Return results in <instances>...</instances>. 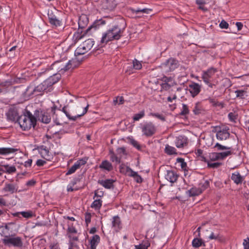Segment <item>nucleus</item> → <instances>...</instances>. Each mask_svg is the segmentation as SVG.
<instances>
[{"instance_id": "nucleus-1", "label": "nucleus", "mask_w": 249, "mask_h": 249, "mask_svg": "<svg viewBox=\"0 0 249 249\" xmlns=\"http://www.w3.org/2000/svg\"><path fill=\"white\" fill-rule=\"evenodd\" d=\"M123 32L118 26H113L103 34L101 43L107 44L113 40H118L122 36Z\"/></svg>"}, {"instance_id": "nucleus-2", "label": "nucleus", "mask_w": 249, "mask_h": 249, "mask_svg": "<svg viewBox=\"0 0 249 249\" xmlns=\"http://www.w3.org/2000/svg\"><path fill=\"white\" fill-rule=\"evenodd\" d=\"M18 123L23 130H27L32 126H35L36 118L30 111L27 110L24 115L19 117Z\"/></svg>"}, {"instance_id": "nucleus-3", "label": "nucleus", "mask_w": 249, "mask_h": 249, "mask_svg": "<svg viewBox=\"0 0 249 249\" xmlns=\"http://www.w3.org/2000/svg\"><path fill=\"white\" fill-rule=\"evenodd\" d=\"M73 62L72 60H69L67 61L66 59L56 61L51 65V69L64 73L73 67Z\"/></svg>"}, {"instance_id": "nucleus-4", "label": "nucleus", "mask_w": 249, "mask_h": 249, "mask_svg": "<svg viewBox=\"0 0 249 249\" xmlns=\"http://www.w3.org/2000/svg\"><path fill=\"white\" fill-rule=\"evenodd\" d=\"M52 90V87L49 85L46 80L36 87H28L27 91L29 92V94L36 96L41 95L42 92H48L51 91Z\"/></svg>"}, {"instance_id": "nucleus-5", "label": "nucleus", "mask_w": 249, "mask_h": 249, "mask_svg": "<svg viewBox=\"0 0 249 249\" xmlns=\"http://www.w3.org/2000/svg\"><path fill=\"white\" fill-rule=\"evenodd\" d=\"M93 45L94 41L92 39L86 40L75 50V55L78 56L85 54L92 48Z\"/></svg>"}, {"instance_id": "nucleus-6", "label": "nucleus", "mask_w": 249, "mask_h": 249, "mask_svg": "<svg viewBox=\"0 0 249 249\" xmlns=\"http://www.w3.org/2000/svg\"><path fill=\"white\" fill-rule=\"evenodd\" d=\"M89 107V105H87V106L84 108L83 112L80 114H76L71 112L70 107L68 105L64 106L62 109V111L66 114V116L69 118V120L75 121L77 118L81 117L87 113Z\"/></svg>"}, {"instance_id": "nucleus-7", "label": "nucleus", "mask_w": 249, "mask_h": 249, "mask_svg": "<svg viewBox=\"0 0 249 249\" xmlns=\"http://www.w3.org/2000/svg\"><path fill=\"white\" fill-rule=\"evenodd\" d=\"M3 243L5 245L8 247L12 246L16 248H21L23 246L21 238L19 237L6 236L3 239Z\"/></svg>"}, {"instance_id": "nucleus-8", "label": "nucleus", "mask_w": 249, "mask_h": 249, "mask_svg": "<svg viewBox=\"0 0 249 249\" xmlns=\"http://www.w3.org/2000/svg\"><path fill=\"white\" fill-rule=\"evenodd\" d=\"M178 66V61L175 59L171 58L164 63H162L160 67L165 72H168L174 71Z\"/></svg>"}, {"instance_id": "nucleus-9", "label": "nucleus", "mask_w": 249, "mask_h": 249, "mask_svg": "<svg viewBox=\"0 0 249 249\" xmlns=\"http://www.w3.org/2000/svg\"><path fill=\"white\" fill-rule=\"evenodd\" d=\"M98 2V5L101 8L109 11L113 10L117 5L115 0H94Z\"/></svg>"}, {"instance_id": "nucleus-10", "label": "nucleus", "mask_w": 249, "mask_h": 249, "mask_svg": "<svg viewBox=\"0 0 249 249\" xmlns=\"http://www.w3.org/2000/svg\"><path fill=\"white\" fill-rule=\"evenodd\" d=\"M142 131L145 136L151 137L155 133L156 128L152 123L148 122L142 126Z\"/></svg>"}, {"instance_id": "nucleus-11", "label": "nucleus", "mask_w": 249, "mask_h": 249, "mask_svg": "<svg viewBox=\"0 0 249 249\" xmlns=\"http://www.w3.org/2000/svg\"><path fill=\"white\" fill-rule=\"evenodd\" d=\"M35 115L36 118H37L39 121L43 123L48 124L51 121L50 115L45 111H41L39 112L38 110H36L35 112Z\"/></svg>"}, {"instance_id": "nucleus-12", "label": "nucleus", "mask_w": 249, "mask_h": 249, "mask_svg": "<svg viewBox=\"0 0 249 249\" xmlns=\"http://www.w3.org/2000/svg\"><path fill=\"white\" fill-rule=\"evenodd\" d=\"M216 71V69L213 68H211L206 71H204L202 76L204 82L206 84L209 83V82H211L210 79Z\"/></svg>"}, {"instance_id": "nucleus-13", "label": "nucleus", "mask_w": 249, "mask_h": 249, "mask_svg": "<svg viewBox=\"0 0 249 249\" xmlns=\"http://www.w3.org/2000/svg\"><path fill=\"white\" fill-rule=\"evenodd\" d=\"M7 118L9 120L15 121L17 120L20 116H18V110L15 108H10L6 113Z\"/></svg>"}, {"instance_id": "nucleus-14", "label": "nucleus", "mask_w": 249, "mask_h": 249, "mask_svg": "<svg viewBox=\"0 0 249 249\" xmlns=\"http://www.w3.org/2000/svg\"><path fill=\"white\" fill-rule=\"evenodd\" d=\"M86 163V161L83 160H77L74 164L68 170L66 175H69L74 173L76 170L80 168L82 165Z\"/></svg>"}, {"instance_id": "nucleus-15", "label": "nucleus", "mask_w": 249, "mask_h": 249, "mask_svg": "<svg viewBox=\"0 0 249 249\" xmlns=\"http://www.w3.org/2000/svg\"><path fill=\"white\" fill-rule=\"evenodd\" d=\"M39 152L41 157L47 160L50 161L53 159V156L50 154V152L47 147L42 145L39 148Z\"/></svg>"}, {"instance_id": "nucleus-16", "label": "nucleus", "mask_w": 249, "mask_h": 249, "mask_svg": "<svg viewBox=\"0 0 249 249\" xmlns=\"http://www.w3.org/2000/svg\"><path fill=\"white\" fill-rule=\"evenodd\" d=\"M48 18L50 23L55 27L61 25V21L59 20L55 15L53 14L52 12H49L48 14Z\"/></svg>"}, {"instance_id": "nucleus-17", "label": "nucleus", "mask_w": 249, "mask_h": 249, "mask_svg": "<svg viewBox=\"0 0 249 249\" xmlns=\"http://www.w3.org/2000/svg\"><path fill=\"white\" fill-rule=\"evenodd\" d=\"M18 187L17 184L14 183H6L2 191L4 192H9L13 194L18 191Z\"/></svg>"}, {"instance_id": "nucleus-18", "label": "nucleus", "mask_w": 249, "mask_h": 249, "mask_svg": "<svg viewBox=\"0 0 249 249\" xmlns=\"http://www.w3.org/2000/svg\"><path fill=\"white\" fill-rule=\"evenodd\" d=\"M189 91L193 97H195L200 91V86L197 83H192L189 85Z\"/></svg>"}, {"instance_id": "nucleus-19", "label": "nucleus", "mask_w": 249, "mask_h": 249, "mask_svg": "<svg viewBox=\"0 0 249 249\" xmlns=\"http://www.w3.org/2000/svg\"><path fill=\"white\" fill-rule=\"evenodd\" d=\"M230 133L228 132V129L224 128L218 130L216 133V138L218 140L220 141L226 140L230 136Z\"/></svg>"}, {"instance_id": "nucleus-20", "label": "nucleus", "mask_w": 249, "mask_h": 249, "mask_svg": "<svg viewBox=\"0 0 249 249\" xmlns=\"http://www.w3.org/2000/svg\"><path fill=\"white\" fill-rule=\"evenodd\" d=\"M115 180L112 179H107L105 180H99L98 183L103 186L106 189H111L113 188V183Z\"/></svg>"}, {"instance_id": "nucleus-21", "label": "nucleus", "mask_w": 249, "mask_h": 249, "mask_svg": "<svg viewBox=\"0 0 249 249\" xmlns=\"http://www.w3.org/2000/svg\"><path fill=\"white\" fill-rule=\"evenodd\" d=\"M100 241V237L98 235H94L89 240L90 249H96Z\"/></svg>"}, {"instance_id": "nucleus-22", "label": "nucleus", "mask_w": 249, "mask_h": 249, "mask_svg": "<svg viewBox=\"0 0 249 249\" xmlns=\"http://www.w3.org/2000/svg\"><path fill=\"white\" fill-rule=\"evenodd\" d=\"M61 75L60 73L53 74L52 76H50L46 81L48 83L49 85L51 87H53V85L57 83L60 79Z\"/></svg>"}, {"instance_id": "nucleus-23", "label": "nucleus", "mask_w": 249, "mask_h": 249, "mask_svg": "<svg viewBox=\"0 0 249 249\" xmlns=\"http://www.w3.org/2000/svg\"><path fill=\"white\" fill-rule=\"evenodd\" d=\"M178 177L177 174L173 171H167L165 175L166 179L172 183L176 182Z\"/></svg>"}, {"instance_id": "nucleus-24", "label": "nucleus", "mask_w": 249, "mask_h": 249, "mask_svg": "<svg viewBox=\"0 0 249 249\" xmlns=\"http://www.w3.org/2000/svg\"><path fill=\"white\" fill-rule=\"evenodd\" d=\"M112 226L116 231H118L121 228V221L118 216H115L112 218Z\"/></svg>"}, {"instance_id": "nucleus-25", "label": "nucleus", "mask_w": 249, "mask_h": 249, "mask_svg": "<svg viewBox=\"0 0 249 249\" xmlns=\"http://www.w3.org/2000/svg\"><path fill=\"white\" fill-rule=\"evenodd\" d=\"M119 171L121 173L128 176H130V174H132V172L134 171L129 167L125 165L124 163L120 165Z\"/></svg>"}, {"instance_id": "nucleus-26", "label": "nucleus", "mask_w": 249, "mask_h": 249, "mask_svg": "<svg viewBox=\"0 0 249 249\" xmlns=\"http://www.w3.org/2000/svg\"><path fill=\"white\" fill-rule=\"evenodd\" d=\"M99 168L108 172L111 171L113 170V166L112 164L107 160H103L99 165Z\"/></svg>"}, {"instance_id": "nucleus-27", "label": "nucleus", "mask_w": 249, "mask_h": 249, "mask_svg": "<svg viewBox=\"0 0 249 249\" xmlns=\"http://www.w3.org/2000/svg\"><path fill=\"white\" fill-rule=\"evenodd\" d=\"M18 151V149L12 147L0 148V155H7L11 153H14Z\"/></svg>"}, {"instance_id": "nucleus-28", "label": "nucleus", "mask_w": 249, "mask_h": 249, "mask_svg": "<svg viewBox=\"0 0 249 249\" xmlns=\"http://www.w3.org/2000/svg\"><path fill=\"white\" fill-rule=\"evenodd\" d=\"M231 179L236 184H241L243 180V178L238 172H235L232 174Z\"/></svg>"}, {"instance_id": "nucleus-29", "label": "nucleus", "mask_w": 249, "mask_h": 249, "mask_svg": "<svg viewBox=\"0 0 249 249\" xmlns=\"http://www.w3.org/2000/svg\"><path fill=\"white\" fill-rule=\"evenodd\" d=\"M2 167L4 168V171L8 174H12L16 172V168L15 166H9V164H4L2 165Z\"/></svg>"}, {"instance_id": "nucleus-30", "label": "nucleus", "mask_w": 249, "mask_h": 249, "mask_svg": "<svg viewBox=\"0 0 249 249\" xmlns=\"http://www.w3.org/2000/svg\"><path fill=\"white\" fill-rule=\"evenodd\" d=\"M17 46H14L11 48L7 52V55L10 58L14 57L18 53V51L17 50Z\"/></svg>"}, {"instance_id": "nucleus-31", "label": "nucleus", "mask_w": 249, "mask_h": 249, "mask_svg": "<svg viewBox=\"0 0 249 249\" xmlns=\"http://www.w3.org/2000/svg\"><path fill=\"white\" fill-rule=\"evenodd\" d=\"M209 239L210 240H217L220 241H221L223 240L222 236L219 233V232L217 231L215 232H211L210 236H209Z\"/></svg>"}, {"instance_id": "nucleus-32", "label": "nucleus", "mask_w": 249, "mask_h": 249, "mask_svg": "<svg viewBox=\"0 0 249 249\" xmlns=\"http://www.w3.org/2000/svg\"><path fill=\"white\" fill-rule=\"evenodd\" d=\"M192 246L195 248H198L200 246H205V243L201 239L195 238L192 241Z\"/></svg>"}, {"instance_id": "nucleus-33", "label": "nucleus", "mask_w": 249, "mask_h": 249, "mask_svg": "<svg viewBox=\"0 0 249 249\" xmlns=\"http://www.w3.org/2000/svg\"><path fill=\"white\" fill-rule=\"evenodd\" d=\"M190 196H198L202 192V190L200 188H192L188 191Z\"/></svg>"}, {"instance_id": "nucleus-34", "label": "nucleus", "mask_w": 249, "mask_h": 249, "mask_svg": "<svg viewBox=\"0 0 249 249\" xmlns=\"http://www.w3.org/2000/svg\"><path fill=\"white\" fill-rule=\"evenodd\" d=\"M164 151L165 153L169 155L177 154L176 148L169 145H166Z\"/></svg>"}, {"instance_id": "nucleus-35", "label": "nucleus", "mask_w": 249, "mask_h": 249, "mask_svg": "<svg viewBox=\"0 0 249 249\" xmlns=\"http://www.w3.org/2000/svg\"><path fill=\"white\" fill-rule=\"evenodd\" d=\"M102 201L100 199L95 200L91 205V207L95 210H99L102 206Z\"/></svg>"}, {"instance_id": "nucleus-36", "label": "nucleus", "mask_w": 249, "mask_h": 249, "mask_svg": "<svg viewBox=\"0 0 249 249\" xmlns=\"http://www.w3.org/2000/svg\"><path fill=\"white\" fill-rule=\"evenodd\" d=\"M109 153L110 155V160L112 162H116L118 163L121 162V157H118L113 151H110Z\"/></svg>"}, {"instance_id": "nucleus-37", "label": "nucleus", "mask_w": 249, "mask_h": 249, "mask_svg": "<svg viewBox=\"0 0 249 249\" xmlns=\"http://www.w3.org/2000/svg\"><path fill=\"white\" fill-rule=\"evenodd\" d=\"M218 153L219 159L223 160L228 156L231 155L232 153L231 150H229L225 152H219Z\"/></svg>"}, {"instance_id": "nucleus-38", "label": "nucleus", "mask_w": 249, "mask_h": 249, "mask_svg": "<svg viewBox=\"0 0 249 249\" xmlns=\"http://www.w3.org/2000/svg\"><path fill=\"white\" fill-rule=\"evenodd\" d=\"M236 97L241 99H245L247 95V91L244 90H237L235 91Z\"/></svg>"}, {"instance_id": "nucleus-39", "label": "nucleus", "mask_w": 249, "mask_h": 249, "mask_svg": "<svg viewBox=\"0 0 249 249\" xmlns=\"http://www.w3.org/2000/svg\"><path fill=\"white\" fill-rule=\"evenodd\" d=\"M214 148H215L216 149V150H217V151H221V150H232L231 147H227V146L222 145L219 144V143H216L215 144Z\"/></svg>"}, {"instance_id": "nucleus-40", "label": "nucleus", "mask_w": 249, "mask_h": 249, "mask_svg": "<svg viewBox=\"0 0 249 249\" xmlns=\"http://www.w3.org/2000/svg\"><path fill=\"white\" fill-rule=\"evenodd\" d=\"M18 213H20L22 215L23 217L26 218H30L33 216V213L32 211H26V212H21ZM18 214L17 213L15 215H17Z\"/></svg>"}, {"instance_id": "nucleus-41", "label": "nucleus", "mask_w": 249, "mask_h": 249, "mask_svg": "<svg viewBox=\"0 0 249 249\" xmlns=\"http://www.w3.org/2000/svg\"><path fill=\"white\" fill-rule=\"evenodd\" d=\"M202 111V109L200 106V104L199 103H196V106L193 109V112L195 114L198 115L201 113Z\"/></svg>"}, {"instance_id": "nucleus-42", "label": "nucleus", "mask_w": 249, "mask_h": 249, "mask_svg": "<svg viewBox=\"0 0 249 249\" xmlns=\"http://www.w3.org/2000/svg\"><path fill=\"white\" fill-rule=\"evenodd\" d=\"M133 177L135 180L138 182V183H141L142 181V177L138 175L137 172H136L135 171H133L132 173V174H130V176Z\"/></svg>"}, {"instance_id": "nucleus-43", "label": "nucleus", "mask_w": 249, "mask_h": 249, "mask_svg": "<svg viewBox=\"0 0 249 249\" xmlns=\"http://www.w3.org/2000/svg\"><path fill=\"white\" fill-rule=\"evenodd\" d=\"M144 115V111L142 110L140 113L135 114L133 117V119L134 121H139L140 119L143 118Z\"/></svg>"}, {"instance_id": "nucleus-44", "label": "nucleus", "mask_w": 249, "mask_h": 249, "mask_svg": "<svg viewBox=\"0 0 249 249\" xmlns=\"http://www.w3.org/2000/svg\"><path fill=\"white\" fill-rule=\"evenodd\" d=\"M177 161L178 163H180L181 168L185 172L187 163L184 161V159L180 158H178L177 159ZM185 175V173L184 174Z\"/></svg>"}, {"instance_id": "nucleus-45", "label": "nucleus", "mask_w": 249, "mask_h": 249, "mask_svg": "<svg viewBox=\"0 0 249 249\" xmlns=\"http://www.w3.org/2000/svg\"><path fill=\"white\" fill-rule=\"evenodd\" d=\"M150 115L153 117H155L162 121H165V117L163 114L156 113H151Z\"/></svg>"}, {"instance_id": "nucleus-46", "label": "nucleus", "mask_w": 249, "mask_h": 249, "mask_svg": "<svg viewBox=\"0 0 249 249\" xmlns=\"http://www.w3.org/2000/svg\"><path fill=\"white\" fill-rule=\"evenodd\" d=\"M114 104L122 105L124 102V98L123 96H117L115 99L113 100Z\"/></svg>"}, {"instance_id": "nucleus-47", "label": "nucleus", "mask_w": 249, "mask_h": 249, "mask_svg": "<svg viewBox=\"0 0 249 249\" xmlns=\"http://www.w3.org/2000/svg\"><path fill=\"white\" fill-rule=\"evenodd\" d=\"M133 68L136 70H140L142 67V65L141 62L137 59L133 60Z\"/></svg>"}, {"instance_id": "nucleus-48", "label": "nucleus", "mask_w": 249, "mask_h": 249, "mask_svg": "<svg viewBox=\"0 0 249 249\" xmlns=\"http://www.w3.org/2000/svg\"><path fill=\"white\" fill-rule=\"evenodd\" d=\"M209 158L211 160H219L218 153L217 152L211 153L209 155Z\"/></svg>"}, {"instance_id": "nucleus-49", "label": "nucleus", "mask_w": 249, "mask_h": 249, "mask_svg": "<svg viewBox=\"0 0 249 249\" xmlns=\"http://www.w3.org/2000/svg\"><path fill=\"white\" fill-rule=\"evenodd\" d=\"M149 246V244L148 243H142L135 246V249H147Z\"/></svg>"}, {"instance_id": "nucleus-50", "label": "nucleus", "mask_w": 249, "mask_h": 249, "mask_svg": "<svg viewBox=\"0 0 249 249\" xmlns=\"http://www.w3.org/2000/svg\"><path fill=\"white\" fill-rule=\"evenodd\" d=\"M130 142V143L138 150H140L141 149V146L137 141L134 139H131Z\"/></svg>"}, {"instance_id": "nucleus-51", "label": "nucleus", "mask_w": 249, "mask_h": 249, "mask_svg": "<svg viewBox=\"0 0 249 249\" xmlns=\"http://www.w3.org/2000/svg\"><path fill=\"white\" fill-rule=\"evenodd\" d=\"M208 166L210 168H217L219 167L221 165V163L220 162H213V163H211L209 161L207 162Z\"/></svg>"}, {"instance_id": "nucleus-52", "label": "nucleus", "mask_w": 249, "mask_h": 249, "mask_svg": "<svg viewBox=\"0 0 249 249\" xmlns=\"http://www.w3.org/2000/svg\"><path fill=\"white\" fill-rule=\"evenodd\" d=\"M68 237L70 238L69 244H71V242H75L78 240V237L73 235V234H68Z\"/></svg>"}, {"instance_id": "nucleus-53", "label": "nucleus", "mask_w": 249, "mask_h": 249, "mask_svg": "<svg viewBox=\"0 0 249 249\" xmlns=\"http://www.w3.org/2000/svg\"><path fill=\"white\" fill-rule=\"evenodd\" d=\"M83 35H81V34H80L78 32H76L74 33L73 37V39L74 40L75 43L78 41L79 40L81 39L83 37Z\"/></svg>"}, {"instance_id": "nucleus-54", "label": "nucleus", "mask_w": 249, "mask_h": 249, "mask_svg": "<svg viewBox=\"0 0 249 249\" xmlns=\"http://www.w3.org/2000/svg\"><path fill=\"white\" fill-rule=\"evenodd\" d=\"M117 152L118 155H120V157L121 158L122 155H125L126 152L125 149L124 147H120L117 149Z\"/></svg>"}, {"instance_id": "nucleus-55", "label": "nucleus", "mask_w": 249, "mask_h": 249, "mask_svg": "<svg viewBox=\"0 0 249 249\" xmlns=\"http://www.w3.org/2000/svg\"><path fill=\"white\" fill-rule=\"evenodd\" d=\"M173 85V83H163L161 85V87L165 90H168Z\"/></svg>"}, {"instance_id": "nucleus-56", "label": "nucleus", "mask_w": 249, "mask_h": 249, "mask_svg": "<svg viewBox=\"0 0 249 249\" xmlns=\"http://www.w3.org/2000/svg\"><path fill=\"white\" fill-rule=\"evenodd\" d=\"M177 141V142L176 144H177V146L178 147H180L183 145L184 143L183 142V139L182 138V137L181 136L178 138Z\"/></svg>"}, {"instance_id": "nucleus-57", "label": "nucleus", "mask_w": 249, "mask_h": 249, "mask_svg": "<svg viewBox=\"0 0 249 249\" xmlns=\"http://www.w3.org/2000/svg\"><path fill=\"white\" fill-rule=\"evenodd\" d=\"M219 26L221 29H227L229 24L224 20H222L219 24Z\"/></svg>"}, {"instance_id": "nucleus-58", "label": "nucleus", "mask_w": 249, "mask_h": 249, "mask_svg": "<svg viewBox=\"0 0 249 249\" xmlns=\"http://www.w3.org/2000/svg\"><path fill=\"white\" fill-rule=\"evenodd\" d=\"M104 196V192L99 190H96L94 192V196L93 198L95 196L101 197Z\"/></svg>"}, {"instance_id": "nucleus-59", "label": "nucleus", "mask_w": 249, "mask_h": 249, "mask_svg": "<svg viewBox=\"0 0 249 249\" xmlns=\"http://www.w3.org/2000/svg\"><path fill=\"white\" fill-rule=\"evenodd\" d=\"M68 234H73V233H77V230H76V229L73 227V226H71V227H69L68 229Z\"/></svg>"}, {"instance_id": "nucleus-60", "label": "nucleus", "mask_w": 249, "mask_h": 249, "mask_svg": "<svg viewBox=\"0 0 249 249\" xmlns=\"http://www.w3.org/2000/svg\"><path fill=\"white\" fill-rule=\"evenodd\" d=\"M243 245L244 249H249V237H247L244 240Z\"/></svg>"}, {"instance_id": "nucleus-61", "label": "nucleus", "mask_w": 249, "mask_h": 249, "mask_svg": "<svg viewBox=\"0 0 249 249\" xmlns=\"http://www.w3.org/2000/svg\"><path fill=\"white\" fill-rule=\"evenodd\" d=\"M91 214L90 213H85V222L87 223V224H88L91 221Z\"/></svg>"}, {"instance_id": "nucleus-62", "label": "nucleus", "mask_w": 249, "mask_h": 249, "mask_svg": "<svg viewBox=\"0 0 249 249\" xmlns=\"http://www.w3.org/2000/svg\"><path fill=\"white\" fill-rule=\"evenodd\" d=\"M228 117L230 121L232 122H235V120L237 119L236 116L234 113L232 112H230L229 113Z\"/></svg>"}, {"instance_id": "nucleus-63", "label": "nucleus", "mask_w": 249, "mask_h": 249, "mask_svg": "<svg viewBox=\"0 0 249 249\" xmlns=\"http://www.w3.org/2000/svg\"><path fill=\"white\" fill-rule=\"evenodd\" d=\"M68 249H80L78 245L75 242H71Z\"/></svg>"}, {"instance_id": "nucleus-64", "label": "nucleus", "mask_w": 249, "mask_h": 249, "mask_svg": "<svg viewBox=\"0 0 249 249\" xmlns=\"http://www.w3.org/2000/svg\"><path fill=\"white\" fill-rule=\"evenodd\" d=\"M162 81L164 82V83H174L173 79L171 77H167L164 76L162 78Z\"/></svg>"}]
</instances>
